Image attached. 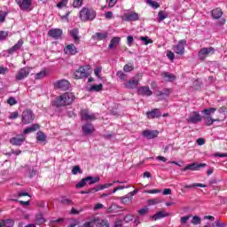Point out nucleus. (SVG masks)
<instances>
[{
    "instance_id": "obj_19",
    "label": "nucleus",
    "mask_w": 227,
    "mask_h": 227,
    "mask_svg": "<svg viewBox=\"0 0 227 227\" xmlns=\"http://www.w3.org/2000/svg\"><path fill=\"white\" fill-rule=\"evenodd\" d=\"M142 135L144 137H146V139H155V137L159 136V131L147 129L143 131Z\"/></svg>"
},
{
    "instance_id": "obj_25",
    "label": "nucleus",
    "mask_w": 227,
    "mask_h": 227,
    "mask_svg": "<svg viewBox=\"0 0 227 227\" xmlns=\"http://www.w3.org/2000/svg\"><path fill=\"white\" fill-rule=\"evenodd\" d=\"M161 77L168 82H171L172 81H175V79H176V76L169 72L161 73Z\"/></svg>"
},
{
    "instance_id": "obj_56",
    "label": "nucleus",
    "mask_w": 227,
    "mask_h": 227,
    "mask_svg": "<svg viewBox=\"0 0 227 227\" xmlns=\"http://www.w3.org/2000/svg\"><path fill=\"white\" fill-rule=\"evenodd\" d=\"M127 43L129 47L132 46V43H134V37L132 35L127 36Z\"/></svg>"
},
{
    "instance_id": "obj_9",
    "label": "nucleus",
    "mask_w": 227,
    "mask_h": 227,
    "mask_svg": "<svg viewBox=\"0 0 227 227\" xmlns=\"http://www.w3.org/2000/svg\"><path fill=\"white\" fill-rule=\"evenodd\" d=\"M185 45H187V41L185 39L180 40L178 43L174 46V51L176 54H179V56H184V54H185Z\"/></svg>"
},
{
    "instance_id": "obj_4",
    "label": "nucleus",
    "mask_w": 227,
    "mask_h": 227,
    "mask_svg": "<svg viewBox=\"0 0 227 227\" xmlns=\"http://www.w3.org/2000/svg\"><path fill=\"white\" fill-rule=\"evenodd\" d=\"M88 66H81L74 73V79H88L90 77V72H88Z\"/></svg>"
},
{
    "instance_id": "obj_47",
    "label": "nucleus",
    "mask_w": 227,
    "mask_h": 227,
    "mask_svg": "<svg viewBox=\"0 0 227 227\" xmlns=\"http://www.w3.org/2000/svg\"><path fill=\"white\" fill-rule=\"evenodd\" d=\"M6 15H8V12H0V22L1 24H3V22H4V20H6Z\"/></svg>"
},
{
    "instance_id": "obj_59",
    "label": "nucleus",
    "mask_w": 227,
    "mask_h": 227,
    "mask_svg": "<svg viewBox=\"0 0 227 227\" xmlns=\"http://www.w3.org/2000/svg\"><path fill=\"white\" fill-rule=\"evenodd\" d=\"M139 215H145V214H148V207H144L142 209L138 210Z\"/></svg>"
},
{
    "instance_id": "obj_37",
    "label": "nucleus",
    "mask_w": 227,
    "mask_h": 227,
    "mask_svg": "<svg viewBox=\"0 0 227 227\" xmlns=\"http://www.w3.org/2000/svg\"><path fill=\"white\" fill-rule=\"evenodd\" d=\"M60 203H61V205H64L65 207H70V206L74 205V201H72V200L66 199L64 197L60 200Z\"/></svg>"
},
{
    "instance_id": "obj_14",
    "label": "nucleus",
    "mask_w": 227,
    "mask_h": 227,
    "mask_svg": "<svg viewBox=\"0 0 227 227\" xmlns=\"http://www.w3.org/2000/svg\"><path fill=\"white\" fill-rule=\"evenodd\" d=\"M203 120V116L200 114V112H192V114L187 119L188 123H200Z\"/></svg>"
},
{
    "instance_id": "obj_40",
    "label": "nucleus",
    "mask_w": 227,
    "mask_h": 227,
    "mask_svg": "<svg viewBox=\"0 0 227 227\" xmlns=\"http://www.w3.org/2000/svg\"><path fill=\"white\" fill-rule=\"evenodd\" d=\"M43 223H45V219L43 218V216H42V215H37L35 216V224L40 226L41 224H43Z\"/></svg>"
},
{
    "instance_id": "obj_2",
    "label": "nucleus",
    "mask_w": 227,
    "mask_h": 227,
    "mask_svg": "<svg viewBox=\"0 0 227 227\" xmlns=\"http://www.w3.org/2000/svg\"><path fill=\"white\" fill-rule=\"evenodd\" d=\"M80 20L82 22H88V20H95L97 12L92 8L83 7L79 12Z\"/></svg>"
},
{
    "instance_id": "obj_42",
    "label": "nucleus",
    "mask_w": 227,
    "mask_h": 227,
    "mask_svg": "<svg viewBox=\"0 0 227 227\" xmlns=\"http://www.w3.org/2000/svg\"><path fill=\"white\" fill-rule=\"evenodd\" d=\"M95 37L97 40H106L107 38V33H96Z\"/></svg>"
},
{
    "instance_id": "obj_16",
    "label": "nucleus",
    "mask_w": 227,
    "mask_h": 227,
    "mask_svg": "<svg viewBox=\"0 0 227 227\" xmlns=\"http://www.w3.org/2000/svg\"><path fill=\"white\" fill-rule=\"evenodd\" d=\"M63 35V30L59 28H52L48 31V36L54 38L55 40H59Z\"/></svg>"
},
{
    "instance_id": "obj_6",
    "label": "nucleus",
    "mask_w": 227,
    "mask_h": 227,
    "mask_svg": "<svg viewBox=\"0 0 227 227\" xmlns=\"http://www.w3.org/2000/svg\"><path fill=\"white\" fill-rule=\"evenodd\" d=\"M82 121H95L97 120V114H90L88 109H82L80 112Z\"/></svg>"
},
{
    "instance_id": "obj_62",
    "label": "nucleus",
    "mask_w": 227,
    "mask_h": 227,
    "mask_svg": "<svg viewBox=\"0 0 227 227\" xmlns=\"http://www.w3.org/2000/svg\"><path fill=\"white\" fill-rule=\"evenodd\" d=\"M167 57L168 59H170V61H173L175 59V53H173V51H168L167 53Z\"/></svg>"
},
{
    "instance_id": "obj_41",
    "label": "nucleus",
    "mask_w": 227,
    "mask_h": 227,
    "mask_svg": "<svg viewBox=\"0 0 227 227\" xmlns=\"http://www.w3.org/2000/svg\"><path fill=\"white\" fill-rule=\"evenodd\" d=\"M68 5V0H60L59 4H57V8L61 10V8H67Z\"/></svg>"
},
{
    "instance_id": "obj_57",
    "label": "nucleus",
    "mask_w": 227,
    "mask_h": 227,
    "mask_svg": "<svg viewBox=\"0 0 227 227\" xmlns=\"http://www.w3.org/2000/svg\"><path fill=\"white\" fill-rule=\"evenodd\" d=\"M98 191H100V188L98 185L94 188H90L89 194H94V192H98Z\"/></svg>"
},
{
    "instance_id": "obj_26",
    "label": "nucleus",
    "mask_w": 227,
    "mask_h": 227,
    "mask_svg": "<svg viewBox=\"0 0 227 227\" xmlns=\"http://www.w3.org/2000/svg\"><path fill=\"white\" fill-rule=\"evenodd\" d=\"M211 15L213 19L219 20L223 17V10L221 8H215L212 11Z\"/></svg>"
},
{
    "instance_id": "obj_5",
    "label": "nucleus",
    "mask_w": 227,
    "mask_h": 227,
    "mask_svg": "<svg viewBox=\"0 0 227 227\" xmlns=\"http://www.w3.org/2000/svg\"><path fill=\"white\" fill-rule=\"evenodd\" d=\"M16 4L20 7L22 12H31L33 1L31 0H15Z\"/></svg>"
},
{
    "instance_id": "obj_43",
    "label": "nucleus",
    "mask_w": 227,
    "mask_h": 227,
    "mask_svg": "<svg viewBox=\"0 0 227 227\" xmlns=\"http://www.w3.org/2000/svg\"><path fill=\"white\" fill-rule=\"evenodd\" d=\"M84 0H74L73 1V8H81L82 6V3Z\"/></svg>"
},
{
    "instance_id": "obj_54",
    "label": "nucleus",
    "mask_w": 227,
    "mask_h": 227,
    "mask_svg": "<svg viewBox=\"0 0 227 227\" xmlns=\"http://www.w3.org/2000/svg\"><path fill=\"white\" fill-rule=\"evenodd\" d=\"M77 173H82V172L81 171V167H79V166H74V167L73 168V169H72V174H73V175H77Z\"/></svg>"
},
{
    "instance_id": "obj_64",
    "label": "nucleus",
    "mask_w": 227,
    "mask_h": 227,
    "mask_svg": "<svg viewBox=\"0 0 227 227\" xmlns=\"http://www.w3.org/2000/svg\"><path fill=\"white\" fill-rule=\"evenodd\" d=\"M82 227H93V222H87Z\"/></svg>"
},
{
    "instance_id": "obj_36",
    "label": "nucleus",
    "mask_w": 227,
    "mask_h": 227,
    "mask_svg": "<svg viewBox=\"0 0 227 227\" xmlns=\"http://www.w3.org/2000/svg\"><path fill=\"white\" fill-rule=\"evenodd\" d=\"M36 139L38 141H40L41 143H45L46 139H47V137L45 136V134L42 131H38L37 132V137H36Z\"/></svg>"
},
{
    "instance_id": "obj_58",
    "label": "nucleus",
    "mask_w": 227,
    "mask_h": 227,
    "mask_svg": "<svg viewBox=\"0 0 227 227\" xmlns=\"http://www.w3.org/2000/svg\"><path fill=\"white\" fill-rule=\"evenodd\" d=\"M123 70L124 72H132V70H134V67L126 64L123 67Z\"/></svg>"
},
{
    "instance_id": "obj_15",
    "label": "nucleus",
    "mask_w": 227,
    "mask_h": 227,
    "mask_svg": "<svg viewBox=\"0 0 227 227\" xmlns=\"http://www.w3.org/2000/svg\"><path fill=\"white\" fill-rule=\"evenodd\" d=\"M146 116L148 120H154V118H160V116H162V113L160 112V109L154 108L151 111L146 112Z\"/></svg>"
},
{
    "instance_id": "obj_3",
    "label": "nucleus",
    "mask_w": 227,
    "mask_h": 227,
    "mask_svg": "<svg viewBox=\"0 0 227 227\" xmlns=\"http://www.w3.org/2000/svg\"><path fill=\"white\" fill-rule=\"evenodd\" d=\"M35 121V113L31 109H25L21 114V122L23 125H29Z\"/></svg>"
},
{
    "instance_id": "obj_21",
    "label": "nucleus",
    "mask_w": 227,
    "mask_h": 227,
    "mask_svg": "<svg viewBox=\"0 0 227 227\" xmlns=\"http://www.w3.org/2000/svg\"><path fill=\"white\" fill-rule=\"evenodd\" d=\"M65 54H68V56H75L77 52V48L74 43L68 44L64 48Z\"/></svg>"
},
{
    "instance_id": "obj_33",
    "label": "nucleus",
    "mask_w": 227,
    "mask_h": 227,
    "mask_svg": "<svg viewBox=\"0 0 227 227\" xmlns=\"http://www.w3.org/2000/svg\"><path fill=\"white\" fill-rule=\"evenodd\" d=\"M98 182H100L99 176H87V183H89V185H93V184H97Z\"/></svg>"
},
{
    "instance_id": "obj_24",
    "label": "nucleus",
    "mask_w": 227,
    "mask_h": 227,
    "mask_svg": "<svg viewBox=\"0 0 227 227\" xmlns=\"http://www.w3.org/2000/svg\"><path fill=\"white\" fill-rule=\"evenodd\" d=\"M70 35L74 39V43H79L81 42V37H79V28H73L70 31Z\"/></svg>"
},
{
    "instance_id": "obj_63",
    "label": "nucleus",
    "mask_w": 227,
    "mask_h": 227,
    "mask_svg": "<svg viewBox=\"0 0 227 227\" xmlns=\"http://www.w3.org/2000/svg\"><path fill=\"white\" fill-rule=\"evenodd\" d=\"M215 226H218V227H224V226H226L225 223H221V220H218V221L215 222Z\"/></svg>"
},
{
    "instance_id": "obj_50",
    "label": "nucleus",
    "mask_w": 227,
    "mask_h": 227,
    "mask_svg": "<svg viewBox=\"0 0 227 227\" xmlns=\"http://www.w3.org/2000/svg\"><path fill=\"white\" fill-rule=\"evenodd\" d=\"M98 186H99V191H104V189H108V187H113V183L98 184Z\"/></svg>"
},
{
    "instance_id": "obj_7",
    "label": "nucleus",
    "mask_w": 227,
    "mask_h": 227,
    "mask_svg": "<svg viewBox=\"0 0 227 227\" xmlns=\"http://www.w3.org/2000/svg\"><path fill=\"white\" fill-rule=\"evenodd\" d=\"M30 72H31V67H25L23 68H20L15 75L16 81H22L26 79V77L29 75Z\"/></svg>"
},
{
    "instance_id": "obj_44",
    "label": "nucleus",
    "mask_w": 227,
    "mask_h": 227,
    "mask_svg": "<svg viewBox=\"0 0 227 227\" xmlns=\"http://www.w3.org/2000/svg\"><path fill=\"white\" fill-rule=\"evenodd\" d=\"M45 75H47V73L45 71H41L35 75V80L43 79Z\"/></svg>"
},
{
    "instance_id": "obj_38",
    "label": "nucleus",
    "mask_w": 227,
    "mask_h": 227,
    "mask_svg": "<svg viewBox=\"0 0 227 227\" xmlns=\"http://www.w3.org/2000/svg\"><path fill=\"white\" fill-rule=\"evenodd\" d=\"M88 184V177L82 178L78 184H76V189H82Z\"/></svg>"
},
{
    "instance_id": "obj_29",
    "label": "nucleus",
    "mask_w": 227,
    "mask_h": 227,
    "mask_svg": "<svg viewBox=\"0 0 227 227\" xmlns=\"http://www.w3.org/2000/svg\"><path fill=\"white\" fill-rule=\"evenodd\" d=\"M168 215H169V214L164 212V211H160L157 212L153 216V219H154V221H158V219H162V217H168Z\"/></svg>"
},
{
    "instance_id": "obj_45",
    "label": "nucleus",
    "mask_w": 227,
    "mask_h": 227,
    "mask_svg": "<svg viewBox=\"0 0 227 227\" xmlns=\"http://www.w3.org/2000/svg\"><path fill=\"white\" fill-rule=\"evenodd\" d=\"M103 85L100 83L98 85H92L90 87V91H102Z\"/></svg>"
},
{
    "instance_id": "obj_46",
    "label": "nucleus",
    "mask_w": 227,
    "mask_h": 227,
    "mask_svg": "<svg viewBox=\"0 0 227 227\" xmlns=\"http://www.w3.org/2000/svg\"><path fill=\"white\" fill-rule=\"evenodd\" d=\"M116 75L119 77V79H121V81H125V79H127V74L122 71H118Z\"/></svg>"
},
{
    "instance_id": "obj_28",
    "label": "nucleus",
    "mask_w": 227,
    "mask_h": 227,
    "mask_svg": "<svg viewBox=\"0 0 227 227\" xmlns=\"http://www.w3.org/2000/svg\"><path fill=\"white\" fill-rule=\"evenodd\" d=\"M217 111V108L215 107H211V108H207L201 111V114L204 116H211V114H214Z\"/></svg>"
},
{
    "instance_id": "obj_18",
    "label": "nucleus",
    "mask_w": 227,
    "mask_h": 227,
    "mask_svg": "<svg viewBox=\"0 0 227 227\" xmlns=\"http://www.w3.org/2000/svg\"><path fill=\"white\" fill-rule=\"evenodd\" d=\"M137 94L142 95L143 97H152L153 92L150 90L148 86H142L137 89Z\"/></svg>"
},
{
    "instance_id": "obj_30",
    "label": "nucleus",
    "mask_w": 227,
    "mask_h": 227,
    "mask_svg": "<svg viewBox=\"0 0 227 227\" xmlns=\"http://www.w3.org/2000/svg\"><path fill=\"white\" fill-rule=\"evenodd\" d=\"M132 195H125L124 197L121 198V203H123L124 205H130V203H132Z\"/></svg>"
},
{
    "instance_id": "obj_55",
    "label": "nucleus",
    "mask_w": 227,
    "mask_h": 227,
    "mask_svg": "<svg viewBox=\"0 0 227 227\" xmlns=\"http://www.w3.org/2000/svg\"><path fill=\"white\" fill-rule=\"evenodd\" d=\"M19 118V112H12L11 113L9 119L10 120H17Z\"/></svg>"
},
{
    "instance_id": "obj_20",
    "label": "nucleus",
    "mask_w": 227,
    "mask_h": 227,
    "mask_svg": "<svg viewBox=\"0 0 227 227\" xmlns=\"http://www.w3.org/2000/svg\"><path fill=\"white\" fill-rule=\"evenodd\" d=\"M82 130L85 136H90V134H93V132H95V127H93V124L91 123H85L82 127Z\"/></svg>"
},
{
    "instance_id": "obj_60",
    "label": "nucleus",
    "mask_w": 227,
    "mask_h": 227,
    "mask_svg": "<svg viewBox=\"0 0 227 227\" xmlns=\"http://www.w3.org/2000/svg\"><path fill=\"white\" fill-rule=\"evenodd\" d=\"M191 219V215H186V216H183L181 217V223L182 224H186L187 221Z\"/></svg>"
},
{
    "instance_id": "obj_32",
    "label": "nucleus",
    "mask_w": 227,
    "mask_h": 227,
    "mask_svg": "<svg viewBox=\"0 0 227 227\" xmlns=\"http://www.w3.org/2000/svg\"><path fill=\"white\" fill-rule=\"evenodd\" d=\"M0 227H13V222L11 219L0 220Z\"/></svg>"
},
{
    "instance_id": "obj_51",
    "label": "nucleus",
    "mask_w": 227,
    "mask_h": 227,
    "mask_svg": "<svg viewBox=\"0 0 227 227\" xmlns=\"http://www.w3.org/2000/svg\"><path fill=\"white\" fill-rule=\"evenodd\" d=\"M7 104H9V106H15L17 104V99H15L13 97H11L7 99Z\"/></svg>"
},
{
    "instance_id": "obj_11",
    "label": "nucleus",
    "mask_w": 227,
    "mask_h": 227,
    "mask_svg": "<svg viewBox=\"0 0 227 227\" xmlns=\"http://www.w3.org/2000/svg\"><path fill=\"white\" fill-rule=\"evenodd\" d=\"M139 78L133 77L124 83V88H126V90H136V88L139 86Z\"/></svg>"
},
{
    "instance_id": "obj_22",
    "label": "nucleus",
    "mask_w": 227,
    "mask_h": 227,
    "mask_svg": "<svg viewBox=\"0 0 227 227\" xmlns=\"http://www.w3.org/2000/svg\"><path fill=\"white\" fill-rule=\"evenodd\" d=\"M22 45H24V41L20 40L16 44H14L12 48H10L7 52L8 54H14V52H17V51H20L22 48Z\"/></svg>"
},
{
    "instance_id": "obj_17",
    "label": "nucleus",
    "mask_w": 227,
    "mask_h": 227,
    "mask_svg": "<svg viewBox=\"0 0 227 227\" xmlns=\"http://www.w3.org/2000/svg\"><path fill=\"white\" fill-rule=\"evenodd\" d=\"M124 20L127 22H136V20H139V14L134 12H127L124 14Z\"/></svg>"
},
{
    "instance_id": "obj_1",
    "label": "nucleus",
    "mask_w": 227,
    "mask_h": 227,
    "mask_svg": "<svg viewBox=\"0 0 227 227\" xmlns=\"http://www.w3.org/2000/svg\"><path fill=\"white\" fill-rule=\"evenodd\" d=\"M75 100V95L72 92H66L58 97L53 102L52 106L55 107H65V106H70Z\"/></svg>"
},
{
    "instance_id": "obj_27",
    "label": "nucleus",
    "mask_w": 227,
    "mask_h": 227,
    "mask_svg": "<svg viewBox=\"0 0 227 227\" xmlns=\"http://www.w3.org/2000/svg\"><path fill=\"white\" fill-rule=\"evenodd\" d=\"M120 42H121V38L120 37H114L109 44V49H114L115 47H118L120 45Z\"/></svg>"
},
{
    "instance_id": "obj_34",
    "label": "nucleus",
    "mask_w": 227,
    "mask_h": 227,
    "mask_svg": "<svg viewBox=\"0 0 227 227\" xmlns=\"http://www.w3.org/2000/svg\"><path fill=\"white\" fill-rule=\"evenodd\" d=\"M165 19H168V12L164 11H160L158 12V22H162Z\"/></svg>"
},
{
    "instance_id": "obj_39",
    "label": "nucleus",
    "mask_w": 227,
    "mask_h": 227,
    "mask_svg": "<svg viewBox=\"0 0 227 227\" xmlns=\"http://www.w3.org/2000/svg\"><path fill=\"white\" fill-rule=\"evenodd\" d=\"M146 4H149L152 8L154 10H157V8H160V4H159L156 1L153 0H146Z\"/></svg>"
},
{
    "instance_id": "obj_53",
    "label": "nucleus",
    "mask_w": 227,
    "mask_h": 227,
    "mask_svg": "<svg viewBox=\"0 0 227 227\" xmlns=\"http://www.w3.org/2000/svg\"><path fill=\"white\" fill-rule=\"evenodd\" d=\"M146 194H157L159 192H162V190H157V189H154V190H146L145 192Z\"/></svg>"
},
{
    "instance_id": "obj_31",
    "label": "nucleus",
    "mask_w": 227,
    "mask_h": 227,
    "mask_svg": "<svg viewBox=\"0 0 227 227\" xmlns=\"http://www.w3.org/2000/svg\"><path fill=\"white\" fill-rule=\"evenodd\" d=\"M202 118L207 127H210V125H214V122H215V121L214 120V118H212V116H202Z\"/></svg>"
},
{
    "instance_id": "obj_52",
    "label": "nucleus",
    "mask_w": 227,
    "mask_h": 227,
    "mask_svg": "<svg viewBox=\"0 0 227 227\" xmlns=\"http://www.w3.org/2000/svg\"><path fill=\"white\" fill-rule=\"evenodd\" d=\"M147 203L148 205H159V203H160V200L159 199L149 200Z\"/></svg>"
},
{
    "instance_id": "obj_23",
    "label": "nucleus",
    "mask_w": 227,
    "mask_h": 227,
    "mask_svg": "<svg viewBox=\"0 0 227 227\" xmlns=\"http://www.w3.org/2000/svg\"><path fill=\"white\" fill-rule=\"evenodd\" d=\"M38 129H40V124H32L30 127H27L23 130V136H26V134H31V132H36Z\"/></svg>"
},
{
    "instance_id": "obj_8",
    "label": "nucleus",
    "mask_w": 227,
    "mask_h": 227,
    "mask_svg": "<svg viewBox=\"0 0 227 227\" xmlns=\"http://www.w3.org/2000/svg\"><path fill=\"white\" fill-rule=\"evenodd\" d=\"M54 89L67 91V90L70 89V82H68L67 80H59L54 82Z\"/></svg>"
},
{
    "instance_id": "obj_48",
    "label": "nucleus",
    "mask_w": 227,
    "mask_h": 227,
    "mask_svg": "<svg viewBox=\"0 0 227 227\" xmlns=\"http://www.w3.org/2000/svg\"><path fill=\"white\" fill-rule=\"evenodd\" d=\"M192 224H201V218L197 215L193 216L192 220Z\"/></svg>"
},
{
    "instance_id": "obj_10",
    "label": "nucleus",
    "mask_w": 227,
    "mask_h": 227,
    "mask_svg": "<svg viewBox=\"0 0 227 227\" xmlns=\"http://www.w3.org/2000/svg\"><path fill=\"white\" fill-rule=\"evenodd\" d=\"M201 168H207V164L206 163H192V164H188L186 165L184 168L181 169V171H198L200 169H201Z\"/></svg>"
},
{
    "instance_id": "obj_61",
    "label": "nucleus",
    "mask_w": 227,
    "mask_h": 227,
    "mask_svg": "<svg viewBox=\"0 0 227 227\" xmlns=\"http://www.w3.org/2000/svg\"><path fill=\"white\" fill-rule=\"evenodd\" d=\"M8 36V32L6 31H0V40H4Z\"/></svg>"
},
{
    "instance_id": "obj_12",
    "label": "nucleus",
    "mask_w": 227,
    "mask_h": 227,
    "mask_svg": "<svg viewBox=\"0 0 227 227\" xmlns=\"http://www.w3.org/2000/svg\"><path fill=\"white\" fill-rule=\"evenodd\" d=\"M24 141H26V136L21 134L18 135V137H12L10 144L12 145V146H22Z\"/></svg>"
},
{
    "instance_id": "obj_49",
    "label": "nucleus",
    "mask_w": 227,
    "mask_h": 227,
    "mask_svg": "<svg viewBox=\"0 0 227 227\" xmlns=\"http://www.w3.org/2000/svg\"><path fill=\"white\" fill-rule=\"evenodd\" d=\"M140 40L145 43V45H148V43H153L152 39H149L147 36H141Z\"/></svg>"
},
{
    "instance_id": "obj_13",
    "label": "nucleus",
    "mask_w": 227,
    "mask_h": 227,
    "mask_svg": "<svg viewBox=\"0 0 227 227\" xmlns=\"http://www.w3.org/2000/svg\"><path fill=\"white\" fill-rule=\"evenodd\" d=\"M215 52V49H214V47L201 48L199 51V58L200 59H205L207 56L214 54Z\"/></svg>"
},
{
    "instance_id": "obj_35",
    "label": "nucleus",
    "mask_w": 227,
    "mask_h": 227,
    "mask_svg": "<svg viewBox=\"0 0 227 227\" xmlns=\"http://www.w3.org/2000/svg\"><path fill=\"white\" fill-rule=\"evenodd\" d=\"M193 187H202V188H205V187H207V185L204 184H200V183H194L192 184H186V185H184V189H193Z\"/></svg>"
}]
</instances>
